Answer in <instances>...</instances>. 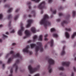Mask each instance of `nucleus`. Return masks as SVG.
I'll use <instances>...</instances> for the list:
<instances>
[{
	"mask_svg": "<svg viewBox=\"0 0 76 76\" xmlns=\"http://www.w3.org/2000/svg\"><path fill=\"white\" fill-rule=\"evenodd\" d=\"M68 23L67 21H64L61 23V25L62 26H64V25L65 24H67Z\"/></svg>",
	"mask_w": 76,
	"mask_h": 76,
	"instance_id": "obj_16",
	"label": "nucleus"
},
{
	"mask_svg": "<svg viewBox=\"0 0 76 76\" xmlns=\"http://www.w3.org/2000/svg\"><path fill=\"white\" fill-rule=\"evenodd\" d=\"M53 39H52L51 40V41L50 42V46L51 47H52L53 46Z\"/></svg>",
	"mask_w": 76,
	"mask_h": 76,
	"instance_id": "obj_17",
	"label": "nucleus"
},
{
	"mask_svg": "<svg viewBox=\"0 0 76 76\" xmlns=\"http://www.w3.org/2000/svg\"><path fill=\"white\" fill-rule=\"evenodd\" d=\"M47 45H45V48H46V47H47Z\"/></svg>",
	"mask_w": 76,
	"mask_h": 76,
	"instance_id": "obj_58",
	"label": "nucleus"
},
{
	"mask_svg": "<svg viewBox=\"0 0 76 76\" xmlns=\"http://www.w3.org/2000/svg\"><path fill=\"white\" fill-rule=\"evenodd\" d=\"M3 36L4 37V38H7L8 37L7 36L4 34H3Z\"/></svg>",
	"mask_w": 76,
	"mask_h": 76,
	"instance_id": "obj_38",
	"label": "nucleus"
},
{
	"mask_svg": "<svg viewBox=\"0 0 76 76\" xmlns=\"http://www.w3.org/2000/svg\"><path fill=\"white\" fill-rule=\"evenodd\" d=\"M74 73H72V74L71 76H74Z\"/></svg>",
	"mask_w": 76,
	"mask_h": 76,
	"instance_id": "obj_57",
	"label": "nucleus"
},
{
	"mask_svg": "<svg viewBox=\"0 0 76 76\" xmlns=\"http://www.w3.org/2000/svg\"><path fill=\"white\" fill-rule=\"evenodd\" d=\"M48 61L50 64L48 67V72L49 73H51L52 71V69L51 67V65L54 64L55 61L52 59L50 58L48 59Z\"/></svg>",
	"mask_w": 76,
	"mask_h": 76,
	"instance_id": "obj_3",
	"label": "nucleus"
},
{
	"mask_svg": "<svg viewBox=\"0 0 76 76\" xmlns=\"http://www.w3.org/2000/svg\"><path fill=\"white\" fill-rule=\"evenodd\" d=\"M32 1H34L36 3L39 2L40 0H31Z\"/></svg>",
	"mask_w": 76,
	"mask_h": 76,
	"instance_id": "obj_30",
	"label": "nucleus"
},
{
	"mask_svg": "<svg viewBox=\"0 0 76 76\" xmlns=\"http://www.w3.org/2000/svg\"><path fill=\"white\" fill-rule=\"evenodd\" d=\"M65 30L66 31H71V29L70 28H65Z\"/></svg>",
	"mask_w": 76,
	"mask_h": 76,
	"instance_id": "obj_32",
	"label": "nucleus"
},
{
	"mask_svg": "<svg viewBox=\"0 0 76 76\" xmlns=\"http://www.w3.org/2000/svg\"><path fill=\"white\" fill-rule=\"evenodd\" d=\"M43 10H41V14H43Z\"/></svg>",
	"mask_w": 76,
	"mask_h": 76,
	"instance_id": "obj_46",
	"label": "nucleus"
},
{
	"mask_svg": "<svg viewBox=\"0 0 76 76\" xmlns=\"http://www.w3.org/2000/svg\"><path fill=\"white\" fill-rule=\"evenodd\" d=\"M70 63L69 62H63L62 63V66H66L67 67H69Z\"/></svg>",
	"mask_w": 76,
	"mask_h": 76,
	"instance_id": "obj_11",
	"label": "nucleus"
},
{
	"mask_svg": "<svg viewBox=\"0 0 76 76\" xmlns=\"http://www.w3.org/2000/svg\"><path fill=\"white\" fill-rule=\"evenodd\" d=\"M53 36L57 38L58 37V35L56 34H53Z\"/></svg>",
	"mask_w": 76,
	"mask_h": 76,
	"instance_id": "obj_29",
	"label": "nucleus"
},
{
	"mask_svg": "<svg viewBox=\"0 0 76 76\" xmlns=\"http://www.w3.org/2000/svg\"><path fill=\"white\" fill-rule=\"evenodd\" d=\"M60 75H63V73L61 72V73H60Z\"/></svg>",
	"mask_w": 76,
	"mask_h": 76,
	"instance_id": "obj_55",
	"label": "nucleus"
},
{
	"mask_svg": "<svg viewBox=\"0 0 76 76\" xmlns=\"http://www.w3.org/2000/svg\"><path fill=\"white\" fill-rule=\"evenodd\" d=\"M40 66L39 65H38L37 66V68H33L31 66H28V69L30 71V73H34L36 71L38 70L40 68Z\"/></svg>",
	"mask_w": 76,
	"mask_h": 76,
	"instance_id": "obj_4",
	"label": "nucleus"
},
{
	"mask_svg": "<svg viewBox=\"0 0 76 76\" xmlns=\"http://www.w3.org/2000/svg\"><path fill=\"white\" fill-rule=\"evenodd\" d=\"M61 20L60 19H58L56 20V21L57 22H60Z\"/></svg>",
	"mask_w": 76,
	"mask_h": 76,
	"instance_id": "obj_45",
	"label": "nucleus"
},
{
	"mask_svg": "<svg viewBox=\"0 0 76 76\" xmlns=\"http://www.w3.org/2000/svg\"><path fill=\"white\" fill-rule=\"evenodd\" d=\"M15 32V30H12V31H11V33H14Z\"/></svg>",
	"mask_w": 76,
	"mask_h": 76,
	"instance_id": "obj_43",
	"label": "nucleus"
},
{
	"mask_svg": "<svg viewBox=\"0 0 76 76\" xmlns=\"http://www.w3.org/2000/svg\"><path fill=\"white\" fill-rule=\"evenodd\" d=\"M42 37H43V36L42 35H40L38 39V40L42 41Z\"/></svg>",
	"mask_w": 76,
	"mask_h": 76,
	"instance_id": "obj_18",
	"label": "nucleus"
},
{
	"mask_svg": "<svg viewBox=\"0 0 76 76\" xmlns=\"http://www.w3.org/2000/svg\"><path fill=\"white\" fill-rule=\"evenodd\" d=\"M31 3L30 2H27V4L28 5V8L29 9H30L31 8V6L30 5L31 4Z\"/></svg>",
	"mask_w": 76,
	"mask_h": 76,
	"instance_id": "obj_19",
	"label": "nucleus"
},
{
	"mask_svg": "<svg viewBox=\"0 0 76 76\" xmlns=\"http://www.w3.org/2000/svg\"><path fill=\"white\" fill-rule=\"evenodd\" d=\"M31 42V41L30 40H29V41H28V43H29V42Z\"/></svg>",
	"mask_w": 76,
	"mask_h": 76,
	"instance_id": "obj_63",
	"label": "nucleus"
},
{
	"mask_svg": "<svg viewBox=\"0 0 76 76\" xmlns=\"http://www.w3.org/2000/svg\"><path fill=\"white\" fill-rule=\"evenodd\" d=\"M48 36V34H46L45 35V38H44V39L45 41H48V39L46 38V37Z\"/></svg>",
	"mask_w": 76,
	"mask_h": 76,
	"instance_id": "obj_22",
	"label": "nucleus"
},
{
	"mask_svg": "<svg viewBox=\"0 0 76 76\" xmlns=\"http://www.w3.org/2000/svg\"><path fill=\"white\" fill-rule=\"evenodd\" d=\"M31 14H32L33 15L34 17H35V11H32L31 12Z\"/></svg>",
	"mask_w": 76,
	"mask_h": 76,
	"instance_id": "obj_21",
	"label": "nucleus"
},
{
	"mask_svg": "<svg viewBox=\"0 0 76 76\" xmlns=\"http://www.w3.org/2000/svg\"><path fill=\"white\" fill-rule=\"evenodd\" d=\"M65 36L67 38H69V35L68 32H65Z\"/></svg>",
	"mask_w": 76,
	"mask_h": 76,
	"instance_id": "obj_20",
	"label": "nucleus"
},
{
	"mask_svg": "<svg viewBox=\"0 0 76 76\" xmlns=\"http://www.w3.org/2000/svg\"><path fill=\"white\" fill-rule=\"evenodd\" d=\"M2 42V39H0V42Z\"/></svg>",
	"mask_w": 76,
	"mask_h": 76,
	"instance_id": "obj_62",
	"label": "nucleus"
},
{
	"mask_svg": "<svg viewBox=\"0 0 76 76\" xmlns=\"http://www.w3.org/2000/svg\"><path fill=\"white\" fill-rule=\"evenodd\" d=\"M37 44L38 46H37L36 44H32L30 45V46L31 48H34L35 47V51L36 53H37V52L40 49V51L41 52H42L43 51V48L42 47V43L40 42H38L37 43Z\"/></svg>",
	"mask_w": 76,
	"mask_h": 76,
	"instance_id": "obj_1",
	"label": "nucleus"
},
{
	"mask_svg": "<svg viewBox=\"0 0 76 76\" xmlns=\"http://www.w3.org/2000/svg\"><path fill=\"white\" fill-rule=\"evenodd\" d=\"M58 69L60 70H62V71H63L64 70V69L63 67L61 66L60 67L58 68Z\"/></svg>",
	"mask_w": 76,
	"mask_h": 76,
	"instance_id": "obj_24",
	"label": "nucleus"
},
{
	"mask_svg": "<svg viewBox=\"0 0 76 76\" xmlns=\"http://www.w3.org/2000/svg\"><path fill=\"white\" fill-rule=\"evenodd\" d=\"M50 10L51 11H52V12L53 11V9H52V8H50Z\"/></svg>",
	"mask_w": 76,
	"mask_h": 76,
	"instance_id": "obj_60",
	"label": "nucleus"
},
{
	"mask_svg": "<svg viewBox=\"0 0 76 76\" xmlns=\"http://www.w3.org/2000/svg\"><path fill=\"white\" fill-rule=\"evenodd\" d=\"M20 62V61L19 60H17L16 61V63L14 64V65H13V67H15V72H17L18 70V64Z\"/></svg>",
	"mask_w": 76,
	"mask_h": 76,
	"instance_id": "obj_8",
	"label": "nucleus"
},
{
	"mask_svg": "<svg viewBox=\"0 0 76 76\" xmlns=\"http://www.w3.org/2000/svg\"><path fill=\"white\" fill-rule=\"evenodd\" d=\"M10 54H12V55H14V51H11L10 52V53L7 55V56H6V58H7L9 55Z\"/></svg>",
	"mask_w": 76,
	"mask_h": 76,
	"instance_id": "obj_14",
	"label": "nucleus"
},
{
	"mask_svg": "<svg viewBox=\"0 0 76 76\" xmlns=\"http://www.w3.org/2000/svg\"><path fill=\"white\" fill-rule=\"evenodd\" d=\"M76 12L74 11H73V12H72V16L73 17H74L75 15V14H76Z\"/></svg>",
	"mask_w": 76,
	"mask_h": 76,
	"instance_id": "obj_27",
	"label": "nucleus"
},
{
	"mask_svg": "<svg viewBox=\"0 0 76 76\" xmlns=\"http://www.w3.org/2000/svg\"><path fill=\"white\" fill-rule=\"evenodd\" d=\"M49 18V16L47 15H45L43 17V19L40 21V23L41 25H44L45 27L46 28L48 25L49 26L50 25V23L49 22L48 19Z\"/></svg>",
	"mask_w": 76,
	"mask_h": 76,
	"instance_id": "obj_2",
	"label": "nucleus"
},
{
	"mask_svg": "<svg viewBox=\"0 0 76 76\" xmlns=\"http://www.w3.org/2000/svg\"><path fill=\"white\" fill-rule=\"evenodd\" d=\"M56 31V29L54 28H52L51 29V32L54 31Z\"/></svg>",
	"mask_w": 76,
	"mask_h": 76,
	"instance_id": "obj_34",
	"label": "nucleus"
},
{
	"mask_svg": "<svg viewBox=\"0 0 76 76\" xmlns=\"http://www.w3.org/2000/svg\"><path fill=\"white\" fill-rule=\"evenodd\" d=\"M3 17V15L2 14H0V19H1Z\"/></svg>",
	"mask_w": 76,
	"mask_h": 76,
	"instance_id": "obj_42",
	"label": "nucleus"
},
{
	"mask_svg": "<svg viewBox=\"0 0 76 76\" xmlns=\"http://www.w3.org/2000/svg\"><path fill=\"white\" fill-rule=\"evenodd\" d=\"M29 47V46L28 45L27 47H26V48L23 50V52H26L27 53H28L30 55H31V52L28 50Z\"/></svg>",
	"mask_w": 76,
	"mask_h": 76,
	"instance_id": "obj_7",
	"label": "nucleus"
},
{
	"mask_svg": "<svg viewBox=\"0 0 76 76\" xmlns=\"http://www.w3.org/2000/svg\"><path fill=\"white\" fill-rule=\"evenodd\" d=\"M2 62L1 61H0V64H2Z\"/></svg>",
	"mask_w": 76,
	"mask_h": 76,
	"instance_id": "obj_59",
	"label": "nucleus"
},
{
	"mask_svg": "<svg viewBox=\"0 0 76 76\" xmlns=\"http://www.w3.org/2000/svg\"><path fill=\"white\" fill-rule=\"evenodd\" d=\"M32 20H28V24L26 26V28H28L31 26V24L32 22Z\"/></svg>",
	"mask_w": 76,
	"mask_h": 76,
	"instance_id": "obj_12",
	"label": "nucleus"
},
{
	"mask_svg": "<svg viewBox=\"0 0 76 76\" xmlns=\"http://www.w3.org/2000/svg\"><path fill=\"white\" fill-rule=\"evenodd\" d=\"M11 22L10 21L9 22V24L8 25L9 26H11Z\"/></svg>",
	"mask_w": 76,
	"mask_h": 76,
	"instance_id": "obj_41",
	"label": "nucleus"
},
{
	"mask_svg": "<svg viewBox=\"0 0 76 76\" xmlns=\"http://www.w3.org/2000/svg\"><path fill=\"white\" fill-rule=\"evenodd\" d=\"M13 58H20V60H22V57L20 54L19 53H17L16 55H13Z\"/></svg>",
	"mask_w": 76,
	"mask_h": 76,
	"instance_id": "obj_9",
	"label": "nucleus"
},
{
	"mask_svg": "<svg viewBox=\"0 0 76 76\" xmlns=\"http://www.w3.org/2000/svg\"><path fill=\"white\" fill-rule=\"evenodd\" d=\"M19 9H17L16 10H15V12H18L19 10Z\"/></svg>",
	"mask_w": 76,
	"mask_h": 76,
	"instance_id": "obj_48",
	"label": "nucleus"
},
{
	"mask_svg": "<svg viewBox=\"0 0 76 76\" xmlns=\"http://www.w3.org/2000/svg\"><path fill=\"white\" fill-rule=\"evenodd\" d=\"M32 16H31L30 15H28V17H29V18H31V17H32Z\"/></svg>",
	"mask_w": 76,
	"mask_h": 76,
	"instance_id": "obj_51",
	"label": "nucleus"
},
{
	"mask_svg": "<svg viewBox=\"0 0 76 76\" xmlns=\"http://www.w3.org/2000/svg\"><path fill=\"white\" fill-rule=\"evenodd\" d=\"M3 26V25H0V28H1Z\"/></svg>",
	"mask_w": 76,
	"mask_h": 76,
	"instance_id": "obj_54",
	"label": "nucleus"
},
{
	"mask_svg": "<svg viewBox=\"0 0 76 76\" xmlns=\"http://www.w3.org/2000/svg\"><path fill=\"white\" fill-rule=\"evenodd\" d=\"M37 38V35L34 36L33 37V41L34 42L35 41L36 39Z\"/></svg>",
	"mask_w": 76,
	"mask_h": 76,
	"instance_id": "obj_23",
	"label": "nucleus"
},
{
	"mask_svg": "<svg viewBox=\"0 0 76 76\" xmlns=\"http://www.w3.org/2000/svg\"><path fill=\"white\" fill-rule=\"evenodd\" d=\"M34 76H39V74L35 75Z\"/></svg>",
	"mask_w": 76,
	"mask_h": 76,
	"instance_id": "obj_47",
	"label": "nucleus"
},
{
	"mask_svg": "<svg viewBox=\"0 0 76 76\" xmlns=\"http://www.w3.org/2000/svg\"><path fill=\"white\" fill-rule=\"evenodd\" d=\"M25 34L26 36L23 37V38L24 39H25L27 37L29 36L30 34L29 31L28 30H26L25 31Z\"/></svg>",
	"mask_w": 76,
	"mask_h": 76,
	"instance_id": "obj_10",
	"label": "nucleus"
},
{
	"mask_svg": "<svg viewBox=\"0 0 76 76\" xmlns=\"http://www.w3.org/2000/svg\"><path fill=\"white\" fill-rule=\"evenodd\" d=\"M10 7L9 5L8 4L5 5V7Z\"/></svg>",
	"mask_w": 76,
	"mask_h": 76,
	"instance_id": "obj_40",
	"label": "nucleus"
},
{
	"mask_svg": "<svg viewBox=\"0 0 76 76\" xmlns=\"http://www.w3.org/2000/svg\"><path fill=\"white\" fill-rule=\"evenodd\" d=\"M52 0H48V2L49 3H51L52 2Z\"/></svg>",
	"mask_w": 76,
	"mask_h": 76,
	"instance_id": "obj_39",
	"label": "nucleus"
},
{
	"mask_svg": "<svg viewBox=\"0 0 76 76\" xmlns=\"http://www.w3.org/2000/svg\"><path fill=\"white\" fill-rule=\"evenodd\" d=\"M5 66V65L4 64H3V66H2V68L3 69H4V66Z\"/></svg>",
	"mask_w": 76,
	"mask_h": 76,
	"instance_id": "obj_49",
	"label": "nucleus"
},
{
	"mask_svg": "<svg viewBox=\"0 0 76 76\" xmlns=\"http://www.w3.org/2000/svg\"><path fill=\"white\" fill-rule=\"evenodd\" d=\"M45 2L43 1L41 4H40L38 7V8L39 9H45L46 7L45 6Z\"/></svg>",
	"mask_w": 76,
	"mask_h": 76,
	"instance_id": "obj_6",
	"label": "nucleus"
},
{
	"mask_svg": "<svg viewBox=\"0 0 76 76\" xmlns=\"http://www.w3.org/2000/svg\"><path fill=\"white\" fill-rule=\"evenodd\" d=\"M75 36H76V32H75L74 33L73 35L72 36V39H74Z\"/></svg>",
	"mask_w": 76,
	"mask_h": 76,
	"instance_id": "obj_25",
	"label": "nucleus"
},
{
	"mask_svg": "<svg viewBox=\"0 0 76 76\" xmlns=\"http://www.w3.org/2000/svg\"><path fill=\"white\" fill-rule=\"evenodd\" d=\"M6 34L8 35L9 34V32H6Z\"/></svg>",
	"mask_w": 76,
	"mask_h": 76,
	"instance_id": "obj_56",
	"label": "nucleus"
},
{
	"mask_svg": "<svg viewBox=\"0 0 76 76\" xmlns=\"http://www.w3.org/2000/svg\"><path fill=\"white\" fill-rule=\"evenodd\" d=\"M53 17V15H51V16H50V18H52Z\"/></svg>",
	"mask_w": 76,
	"mask_h": 76,
	"instance_id": "obj_61",
	"label": "nucleus"
},
{
	"mask_svg": "<svg viewBox=\"0 0 76 76\" xmlns=\"http://www.w3.org/2000/svg\"><path fill=\"white\" fill-rule=\"evenodd\" d=\"M73 69H74L75 72H76V68L75 67H73Z\"/></svg>",
	"mask_w": 76,
	"mask_h": 76,
	"instance_id": "obj_44",
	"label": "nucleus"
},
{
	"mask_svg": "<svg viewBox=\"0 0 76 76\" xmlns=\"http://www.w3.org/2000/svg\"><path fill=\"white\" fill-rule=\"evenodd\" d=\"M31 31L33 33H35L36 31L35 28V27H32L31 29Z\"/></svg>",
	"mask_w": 76,
	"mask_h": 76,
	"instance_id": "obj_15",
	"label": "nucleus"
},
{
	"mask_svg": "<svg viewBox=\"0 0 76 76\" xmlns=\"http://www.w3.org/2000/svg\"><path fill=\"white\" fill-rule=\"evenodd\" d=\"M13 69L11 68V70H10V72H11V75H10L8 76H12V73H13Z\"/></svg>",
	"mask_w": 76,
	"mask_h": 76,
	"instance_id": "obj_26",
	"label": "nucleus"
},
{
	"mask_svg": "<svg viewBox=\"0 0 76 76\" xmlns=\"http://www.w3.org/2000/svg\"><path fill=\"white\" fill-rule=\"evenodd\" d=\"M20 26H21V29L18 31V35H19L22 36V32L23 31L24 28L23 26V24L22 23H21Z\"/></svg>",
	"mask_w": 76,
	"mask_h": 76,
	"instance_id": "obj_5",
	"label": "nucleus"
},
{
	"mask_svg": "<svg viewBox=\"0 0 76 76\" xmlns=\"http://www.w3.org/2000/svg\"><path fill=\"white\" fill-rule=\"evenodd\" d=\"M18 15H17L15 16V17H14V20H16L17 18H18Z\"/></svg>",
	"mask_w": 76,
	"mask_h": 76,
	"instance_id": "obj_31",
	"label": "nucleus"
},
{
	"mask_svg": "<svg viewBox=\"0 0 76 76\" xmlns=\"http://www.w3.org/2000/svg\"><path fill=\"white\" fill-rule=\"evenodd\" d=\"M63 9V8L62 7H60L59 10H61V9Z\"/></svg>",
	"mask_w": 76,
	"mask_h": 76,
	"instance_id": "obj_52",
	"label": "nucleus"
},
{
	"mask_svg": "<svg viewBox=\"0 0 76 76\" xmlns=\"http://www.w3.org/2000/svg\"><path fill=\"white\" fill-rule=\"evenodd\" d=\"M12 8H10V10H8V12L9 13V12H11V11H12Z\"/></svg>",
	"mask_w": 76,
	"mask_h": 76,
	"instance_id": "obj_35",
	"label": "nucleus"
},
{
	"mask_svg": "<svg viewBox=\"0 0 76 76\" xmlns=\"http://www.w3.org/2000/svg\"><path fill=\"white\" fill-rule=\"evenodd\" d=\"M16 45V44L15 43H12L13 45Z\"/></svg>",
	"mask_w": 76,
	"mask_h": 76,
	"instance_id": "obj_53",
	"label": "nucleus"
},
{
	"mask_svg": "<svg viewBox=\"0 0 76 76\" xmlns=\"http://www.w3.org/2000/svg\"><path fill=\"white\" fill-rule=\"evenodd\" d=\"M75 60H76V57L75 58Z\"/></svg>",
	"mask_w": 76,
	"mask_h": 76,
	"instance_id": "obj_64",
	"label": "nucleus"
},
{
	"mask_svg": "<svg viewBox=\"0 0 76 76\" xmlns=\"http://www.w3.org/2000/svg\"><path fill=\"white\" fill-rule=\"evenodd\" d=\"M12 18V17L11 15H8V19H10L11 18Z\"/></svg>",
	"mask_w": 76,
	"mask_h": 76,
	"instance_id": "obj_28",
	"label": "nucleus"
},
{
	"mask_svg": "<svg viewBox=\"0 0 76 76\" xmlns=\"http://www.w3.org/2000/svg\"><path fill=\"white\" fill-rule=\"evenodd\" d=\"M12 58H10L9 59H8V63H10L11 62V61H12Z\"/></svg>",
	"mask_w": 76,
	"mask_h": 76,
	"instance_id": "obj_33",
	"label": "nucleus"
},
{
	"mask_svg": "<svg viewBox=\"0 0 76 76\" xmlns=\"http://www.w3.org/2000/svg\"><path fill=\"white\" fill-rule=\"evenodd\" d=\"M63 15V14L62 13H59V16L61 17Z\"/></svg>",
	"mask_w": 76,
	"mask_h": 76,
	"instance_id": "obj_36",
	"label": "nucleus"
},
{
	"mask_svg": "<svg viewBox=\"0 0 76 76\" xmlns=\"http://www.w3.org/2000/svg\"><path fill=\"white\" fill-rule=\"evenodd\" d=\"M66 48L65 46H64L63 47V50L62 51L61 53V55L63 56L65 54V51L64 50V49L65 48Z\"/></svg>",
	"mask_w": 76,
	"mask_h": 76,
	"instance_id": "obj_13",
	"label": "nucleus"
},
{
	"mask_svg": "<svg viewBox=\"0 0 76 76\" xmlns=\"http://www.w3.org/2000/svg\"><path fill=\"white\" fill-rule=\"evenodd\" d=\"M70 15H67V18H69L70 17Z\"/></svg>",
	"mask_w": 76,
	"mask_h": 76,
	"instance_id": "obj_50",
	"label": "nucleus"
},
{
	"mask_svg": "<svg viewBox=\"0 0 76 76\" xmlns=\"http://www.w3.org/2000/svg\"><path fill=\"white\" fill-rule=\"evenodd\" d=\"M56 10H54V11H53V14H56Z\"/></svg>",
	"mask_w": 76,
	"mask_h": 76,
	"instance_id": "obj_37",
	"label": "nucleus"
}]
</instances>
